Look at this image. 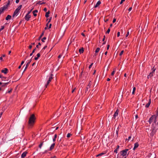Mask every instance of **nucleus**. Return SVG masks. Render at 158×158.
Wrapping results in <instances>:
<instances>
[{"instance_id": "1", "label": "nucleus", "mask_w": 158, "mask_h": 158, "mask_svg": "<svg viewBox=\"0 0 158 158\" xmlns=\"http://www.w3.org/2000/svg\"><path fill=\"white\" fill-rule=\"evenodd\" d=\"M35 119L36 118L34 114H32L30 116L28 122V126L29 128H31L33 126Z\"/></svg>"}, {"instance_id": "2", "label": "nucleus", "mask_w": 158, "mask_h": 158, "mask_svg": "<svg viewBox=\"0 0 158 158\" xmlns=\"http://www.w3.org/2000/svg\"><path fill=\"white\" fill-rule=\"evenodd\" d=\"M152 127H153L154 129H155L156 130H158V122L156 120H155L154 122L152 124Z\"/></svg>"}, {"instance_id": "3", "label": "nucleus", "mask_w": 158, "mask_h": 158, "mask_svg": "<svg viewBox=\"0 0 158 158\" xmlns=\"http://www.w3.org/2000/svg\"><path fill=\"white\" fill-rule=\"evenodd\" d=\"M156 117L157 116L155 115H153L152 117H151L149 120V123L151 124L153 120H154V121L155 120H156Z\"/></svg>"}, {"instance_id": "4", "label": "nucleus", "mask_w": 158, "mask_h": 158, "mask_svg": "<svg viewBox=\"0 0 158 158\" xmlns=\"http://www.w3.org/2000/svg\"><path fill=\"white\" fill-rule=\"evenodd\" d=\"M128 150V149H126L121 151L120 152L121 155L123 156L126 155Z\"/></svg>"}, {"instance_id": "5", "label": "nucleus", "mask_w": 158, "mask_h": 158, "mask_svg": "<svg viewBox=\"0 0 158 158\" xmlns=\"http://www.w3.org/2000/svg\"><path fill=\"white\" fill-rule=\"evenodd\" d=\"M157 130L155 129H153V127H152L151 129V133H150V135L152 137L155 134L156 131Z\"/></svg>"}, {"instance_id": "6", "label": "nucleus", "mask_w": 158, "mask_h": 158, "mask_svg": "<svg viewBox=\"0 0 158 158\" xmlns=\"http://www.w3.org/2000/svg\"><path fill=\"white\" fill-rule=\"evenodd\" d=\"M53 75L52 74H51V76L49 77L48 78V80L47 81V84L45 85V87L46 88H47L48 85L50 83V81H51V80L52 79V76Z\"/></svg>"}, {"instance_id": "7", "label": "nucleus", "mask_w": 158, "mask_h": 158, "mask_svg": "<svg viewBox=\"0 0 158 158\" xmlns=\"http://www.w3.org/2000/svg\"><path fill=\"white\" fill-rule=\"evenodd\" d=\"M6 9L5 6H3L0 8V15L4 12V11Z\"/></svg>"}, {"instance_id": "8", "label": "nucleus", "mask_w": 158, "mask_h": 158, "mask_svg": "<svg viewBox=\"0 0 158 158\" xmlns=\"http://www.w3.org/2000/svg\"><path fill=\"white\" fill-rule=\"evenodd\" d=\"M31 60H32V59H31L30 60L28 61V62L26 65V66L25 67V69L24 70L23 72H24L27 69L30 63L31 62Z\"/></svg>"}, {"instance_id": "9", "label": "nucleus", "mask_w": 158, "mask_h": 158, "mask_svg": "<svg viewBox=\"0 0 158 158\" xmlns=\"http://www.w3.org/2000/svg\"><path fill=\"white\" fill-rule=\"evenodd\" d=\"M119 111L118 110H117L115 112L114 114L113 117V118L115 119L116 117L118 115Z\"/></svg>"}, {"instance_id": "10", "label": "nucleus", "mask_w": 158, "mask_h": 158, "mask_svg": "<svg viewBox=\"0 0 158 158\" xmlns=\"http://www.w3.org/2000/svg\"><path fill=\"white\" fill-rule=\"evenodd\" d=\"M19 11L17 10H15V11L14 14L13 15V17H14L15 16H17V15L19 14Z\"/></svg>"}, {"instance_id": "11", "label": "nucleus", "mask_w": 158, "mask_h": 158, "mask_svg": "<svg viewBox=\"0 0 158 158\" xmlns=\"http://www.w3.org/2000/svg\"><path fill=\"white\" fill-rule=\"evenodd\" d=\"M31 17V16L30 15L28 14H27L25 16V20L27 21H28Z\"/></svg>"}, {"instance_id": "12", "label": "nucleus", "mask_w": 158, "mask_h": 158, "mask_svg": "<svg viewBox=\"0 0 158 158\" xmlns=\"http://www.w3.org/2000/svg\"><path fill=\"white\" fill-rule=\"evenodd\" d=\"M27 153V152H23L21 155V158H24L26 156Z\"/></svg>"}, {"instance_id": "13", "label": "nucleus", "mask_w": 158, "mask_h": 158, "mask_svg": "<svg viewBox=\"0 0 158 158\" xmlns=\"http://www.w3.org/2000/svg\"><path fill=\"white\" fill-rule=\"evenodd\" d=\"M151 99H150L149 100L148 103L146 105L145 107L147 108L151 104Z\"/></svg>"}, {"instance_id": "14", "label": "nucleus", "mask_w": 158, "mask_h": 158, "mask_svg": "<svg viewBox=\"0 0 158 158\" xmlns=\"http://www.w3.org/2000/svg\"><path fill=\"white\" fill-rule=\"evenodd\" d=\"M8 69L7 68H5L4 70H2L1 71L2 72L6 74L7 73Z\"/></svg>"}, {"instance_id": "15", "label": "nucleus", "mask_w": 158, "mask_h": 158, "mask_svg": "<svg viewBox=\"0 0 158 158\" xmlns=\"http://www.w3.org/2000/svg\"><path fill=\"white\" fill-rule=\"evenodd\" d=\"M139 146V144L137 142L135 144L134 147L133 148L134 150H135L136 148L138 147Z\"/></svg>"}, {"instance_id": "16", "label": "nucleus", "mask_w": 158, "mask_h": 158, "mask_svg": "<svg viewBox=\"0 0 158 158\" xmlns=\"http://www.w3.org/2000/svg\"><path fill=\"white\" fill-rule=\"evenodd\" d=\"M101 3V2L100 1H98V2L96 4V5L94 6V7L95 8H96L97 7H98L100 4Z\"/></svg>"}, {"instance_id": "17", "label": "nucleus", "mask_w": 158, "mask_h": 158, "mask_svg": "<svg viewBox=\"0 0 158 158\" xmlns=\"http://www.w3.org/2000/svg\"><path fill=\"white\" fill-rule=\"evenodd\" d=\"M55 145V143H53L52 144L50 147V150H51L52 149H53Z\"/></svg>"}, {"instance_id": "18", "label": "nucleus", "mask_w": 158, "mask_h": 158, "mask_svg": "<svg viewBox=\"0 0 158 158\" xmlns=\"http://www.w3.org/2000/svg\"><path fill=\"white\" fill-rule=\"evenodd\" d=\"M11 18V16L10 15H8L6 18V20H8L10 19Z\"/></svg>"}, {"instance_id": "19", "label": "nucleus", "mask_w": 158, "mask_h": 158, "mask_svg": "<svg viewBox=\"0 0 158 158\" xmlns=\"http://www.w3.org/2000/svg\"><path fill=\"white\" fill-rule=\"evenodd\" d=\"M9 83V82H7L6 83H2V87H4L6 86Z\"/></svg>"}, {"instance_id": "20", "label": "nucleus", "mask_w": 158, "mask_h": 158, "mask_svg": "<svg viewBox=\"0 0 158 158\" xmlns=\"http://www.w3.org/2000/svg\"><path fill=\"white\" fill-rule=\"evenodd\" d=\"M40 53H38L37 54V57H35L34 58V59L35 60H37L38 59L39 57L40 56Z\"/></svg>"}, {"instance_id": "21", "label": "nucleus", "mask_w": 158, "mask_h": 158, "mask_svg": "<svg viewBox=\"0 0 158 158\" xmlns=\"http://www.w3.org/2000/svg\"><path fill=\"white\" fill-rule=\"evenodd\" d=\"M84 51V48H81L79 49V52L80 53H83Z\"/></svg>"}, {"instance_id": "22", "label": "nucleus", "mask_w": 158, "mask_h": 158, "mask_svg": "<svg viewBox=\"0 0 158 158\" xmlns=\"http://www.w3.org/2000/svg\"><path fill=\"white\" fill-rule=\"evenodd\" d=\"M50 13V11L49 10H48V12H47L46 13V14H45V17H49V14Z\"/></svg>"}, {"instance_id": "23", "label": "nucleus", "mask_w": 158, "mask_h": 158, "mask_svg": "<svg viewBox=\"0 0 158 158\" xmlns=\"http://www.w3.org/2000/svg\"><path fill=\"white\" fill-rule=\"evenodd\" d=\"M119 145H117V148L114 150V152L116 153H117V151L118 149H119Z\"/></svg>"}, {"instance_id": "24", "label": "nucleus", "mask_w": 158, "mask_h": 158, "mask_svg": "<svg viewBox=\"0 0 158 158\" xmlns=\"http://www.w3.org/2000/svg\"><path fill=\"white\" fill-rule=\"evenodd\" d=\"M22 5H20L17 9H16V10H17L19 11V10H20V9L22 8Z\"/></svg>"}, {"instance_id": "25", "label": "nucleus", "mask_w": 158, "mask_h": 158, "mask_svg": "<svg viewBox=\"0 0 158 158\" xmlns=\"http://www.w3.org/2000/svg\"><path fill=\"white\" fill-rule=\"evenodd\" d=\"M22 5H20L17 9H16V10H17L19 11V10H20V9L22 8Z\"/></svg>"}, {"instance_id": "26", "label": "nucleus", "mask_w": 158, "mask_h": 158, "mask_svg": "<svg viewBox=\"0 0 158 158\" xmlns=\"http://www.w3.org/2000/svg\"><path fill=\"white\" fill-rule=\"evenodd\" d=\"M22 5H20L17 9H16V10H17L19 11V10H20V9L22 8Z\"/></svg>"}, {"instance_id": "27", "label": "nucleus", "mask_w": 158, "mask_h": 158, "mask_svg": "<svg viewBox=\"0 0 158 158\" xmlns=\"http://www.w3.org/2000/svg\"><path fill=\"white\" fill-rule=\"evenodd\" d=\"M22 5H20L17 9H16V10H17L19 11V10H20V9L22 8Z\"/></svg>"}, {"instance_id": "28", "label": "nucleus", "mask_w": 158, "mask_h": 158, "mask_svg": "<svg viewBox=\"0 0 158 158\" xmlns=\"http://www.w3.org/2000/svg\"><path fill=\"white\" fill-rule=\"evenodd\" d=\"M57 137V135L56 134H55L54 135V138L53 139V141L54 142L56 140V138Z\"/></svg>"}, {"instance_id": "29", "label": "nucleus", "mask_w": 158, "mask_h": 158, "mask_svg": "<svg viewBox=\"0 0 158 158\" xmlns=\"http://www.w3.org/2000/svg\"><path fill=\"white\" fill-rule=\"evenodd\" d=\"M44 31H43V32H42L41 35L40 36L38 40H40L41 38L42 37V36L44 35Z\"/></svg>"}, {"instance_id": "30", "label": "nucleus", "mask_w": 158, "mask_h": 158, "mask_svg": "<svg viewBox=\"0 0 158 158\" xmlns=\"http://www.w3.org/2000/svg\"><path fill=\"white\" fill-rule=\"evenodd\" d=\"M10 0H9L8 1V3L6 5V6L5 7H6V8L10 4Z\"/></svg>"}, {"instance_id": "31", "label": "nucleus", "mask_w": 158, "mask_h": 158, "mask_svg": "<svg viewBox=\"0 0 158 158\" xmlns=\"http://www.w3.org/2000/svg\"><path fill=\"white\" fill-rule=\"evenodd\" d=\"M135 90H136L135 87H134L133 88V91H132V94H135Z\"/></svg>"}, {"instance_id": "32", "label": "nucleus", "mask_w": 158, "mask_h": 158, "mask_svg": "<svg viewBox=\"0 0 158 158\" xmlns=\"http://www.w3.org/2000/svg\"><path fill=\"white\" fill-rule=\"evenodd\" d=\"M152 69L153 70L151 72V73L153 74V73H154L156 69L155 68H154V67Z\"/></svg>"}, {"instance_id": "33", "label": "nucleus", "mask_w": 158, "mask_h": 158, "mask_svg": "<svg viewBox=\"0 0 158 158\" xmlns=\"http://www.w3.org/2000/svg\"><path fill=\"white\" fill-rule=\"evenodd\" d=\"M100 49L99 48H97L96 49V51H95V53H97L98 52H99V51Z\"/></svg>"}, {"instance_id": "34", "label": "nucleus", "mask_w": 158, "mask_h": 158, "mask_svg": "<svg viewBox=\"0 0 158 158\" xmlns=\"http://www.w3.org/2000/svg\"><path fill=\"white\" fill-rule=\"evenodd\" d=\"M44 142H42L39 145V147L41 148Z\"/></svg>"}, {"instance_id": "35", "label": "nucleus", "mask_w": 158, "mask_h": 158, "mask_svg": "<svg viewBox=\"0 0 158 158\" xmlns=\"http://www.w3.org/2000/svg\"><path fill=\"white\" fill-rule=\"evenodd\" d=\"M115 70H116V69H114V70L112 72V73H111V75L112 76H113L114 75V74L115 72Z\"/></svg>"}, {"instance_id": "36", "label": "nucleus", "mask_w": 158, "mask_h": 158, "mask_svg": "<svg viewBox=\"0 0 158 158\" xmlns=\"http://www.w3.org/2000/svg\"><path fill=\"white\" fill-rule=\"evenodd\" d=\"M46 37H44L43 38H42V39H41V40L43 42H44V40H46Z\"/></svg>"}, {"instance_id": "37", "label": "nucleus", "mask_w": 158, "mask_h": 158, "mask_svg": "<svg viewBox=\"0 0 158 158\" xmlns=\"http://www.w3.org/2000/svg\"><path fill=\"white\" fill-rule=\"evenodd\" d=\"M104 154V153H100L97 156L98 157V156H102V155H103V154Z\"/></svg>"}, {"instance_id": "38", "label": "nucleus", "mask_w": 158, "mask_h": 158, "mask_svg": "<svg viewBox=\"0 0 158 158\" xmlns=\"http://www.w3.org/2000/svg\"><path fill=\"white\" fill-rule=\"evenodd\" d=\"M72 135V134H71L70 133H69L67 135V137L68 138H69V137L71 135Z\"/></svg>"}, {"instance_id": "39", "label": "nucleus", "mask_w": 158, "mask_h": 158, "mask_svg": "<svg viewBox=\"0 0 158 158\" xmlns=\"http://www.w3.org/2000/svg\"><path fill=\"white\" fill-rule=\"evenodd\" d=\"M4 28V26H2L1 27V28H0V32L2 31V30H3Z\"/></svg>"}, {"instance_id": "40", "label": "nucleus", "mask_w": 158, "mask_h": 158, "mask_svg": "<svg viewBox=\"0 0 158 158\" xmlns=\"http://www.w3.org/2000/svg\"><path fill=\"white\" fill-rule=\"evenodd\" d=\"M47 45L45 46L42 49V50L41 51V52L43 51L45 49L47 48Z\"/></svg>"}, {"instance_id": "41", "label": "nucleus", "mask_w": 158, "mask_h": 158, "mask_svg": "<svg viewBox=\"0 0 158 158\" xmlns=\"http://www.w3.org/2000/svg\"><path fill=\"white\" fill-rule=\"evenodd\" d=\"M153 76V74L152 73H150L149 76V77L150 78L152 77Z\"/></svg>"}, {"instance_id": "42", "label": "nucleus", "mask_w": 158, "mask_h": 158, "mask_svg": "<svg viewBox=\"0 0 158 158\" xmlns=\"http://www.w3.org/2000/svg\"><path fill=\"white\" fill-rule=\"evenodd\" d=\"M110 28H109L108 30H107V31H106V33H107V34H109L110 32Z\"/></svg>"}, {"instance_id": "43", "label": "nucleus", "mask_w": 158, "mask_h": 158, "mask_svg": "<svg viewBox=\"0 0 158 158\" xmlns=\"http://www.w3.org/2000/svg\"><path fill=\"white\" fill-rule=\"evenodd\" d=\"M123 52H124V51L123 50L121 51L120 53V54H119L120 56H122L123 55Z\"/></svg>"}, {"instance_id": "44", "label": "nucleus", "mask_w": 158, "mask_h": 158, "mask_svg": "<svg viewBox=\"0 0 158 158\" xmlns=\"http://www.w3.org/2000/svg\"><path fill=\"white\" fill-rule=\"evenodd\" d=\"M52 18L51 17L49 19V20L47 23L46 24V26H47L48 25V23L50 22L51 19Z\"/></svg>"}, {"instance_id": "45", "label": "nucleus", "mask_w": 158, "mask_h": 158, "mask_svg": "<svg viewBox=\"0 0 158 158\" xmlns=\"http://www.w3.org/2000/svg\"><path fill=\"white\" fill-rule=\"evenodd\" d=\"M38 12V10H35L33 11V13H36Z\"/></svg>"}, {"instance_id": "46", "label": "nucleus", "mask_w": 158, "mask_h": 158, "mask_svg": "<svg viewBox=\"0 0 158 158\" xmlns=\"http://www.w3.org/2000/svg\"><path fill=\"white\" fill-rule=\"evenodd\" d=\"M93 64V63H92L89 67V69H90L91 68V67H92V66Z\"/></svg>"}, {"instance_id": "47", "label": "nucleus", "mask_w": 158, "mask_h": 158, "mask_svg": "<svg viewBox=\"0 0 158 158\" xmlns=\"http://www.w3.org/2000/svg\"><path fill=\"white\" fill-rule=\"evenodd\" d=\"M116 19L115 18H114L113 19V23H114L116 22Z\"/></svg>"}, {"instance_id": "48", "label": "nucleus", "mask_w": 158, "mask_h": 158, "mask_svg": "<svg viewBox=\"0 0 158 158\" xmlns=\"http://www.w3.org/2000/svg\"><path fill=\"white\" fill-rule=\"evenodd\" d=\"M120 33L119 32H118L117 34V36L118 37H119L120 35Z\"/></svg>"}, {"instance_id": "49", "label": "nucleus", "mask_w": 158, "mask_h": 158, "mask_svg": "<svg viewBox=\"0 0 158 158\" xmlns=\"http://www.w3.org/2000/svg\"><path fill=\"white\" fill-rule=\"evenodd\" d=\"M36 48H35L34 50H33L32 52V53H34L35 51L36 50Z\"/></svg>"}, {"instance_id": "50", "label": "nucleus", "mask_w": 158, "mask_h": 158, "mask_svg": "<svg viewBox=\"0 0 158 158\" xmlns=\"http://www.w3.org/2000/svg\"><path fill=\"white\" fill-rule=\"evenodd\" d=\"M33 9H32L30 11H29L27 13V14H29L31 12V11Z\"/></svg>"}, {"instance_id": "51", "label": "nucleus", "mask_w": 158, "mask_h": 158, "mask_svg": "<svg viewBox=\"0 0 158 158\" xmlns=\"http://www.w3.org/2000/svg\"><path fill=\"white\" fill-rule=\"evenodd\" d=\"M125 1V0H121V2H120V4H122Z\"/></svg>"}, {"instance_id": "52", "label": "nucleus", "mask_w": 158, "mask_h": 158, "mask_svg": "<svg viewBox=\"0 0 158 158\" xmlns=\"http://www.w3.org/2000/svg\"><path fill=\"white\" fill-rule=\"evenodd\" d=\"M129 35V31H128L127 32V33L126 35V37H127Z\"/></svg>"}, {"instance_id": "53", "label": "nucleus", "mask_w": 158, "mask_h": 158, "mask_svg": "<svg viewBox=\"0 0 158 158\" xmlns=\"http://www.w3.org/2000/svg\"><path fill=\"white\" fill-rule=\"evenodd\" d=\"M91 85V84L89 83L87 87H88V88H90Z\"/></svg>"}, {"instance_id": "54", "label": "nucleus", "mask_w": 158, "mask_h": 158, "mask_svg": "<svg viewBox=\"0 0 158 158\" xmlns=\"http://www.w3.org/2000/svg\"><path fill=\"white\" fill-rule=\"evenodd\" d=\"M105 36L104 35V36H103V38L102 39V41H104L105 40Z\"/></svg>"}, {"instance_id": "55", "label": "nucleus", "mask_w": 158, "mask_h": 158, "mask_svg": "<svg viewBox=\"0 0 158 158\" xmlns=\"http://www.w3.org/2000/svg\"><path fill=\"white\" fill-rule=\"evenodd\" d=\"M51 26H52V24H49V26L48 27V29L50 28H51Z\"/></svg>"}, {"instance_id": "56", "label": "nucleus", "mask_w": 158, "mask_h": 158, "mask_svg": "<svg viewBox=\"0 0 158 158\" xmlns=\"http://www.w3.org/2000/svg\"><path fill=\"white\" fill-rule=\"evenodd\" d=\"M109 47H110V45H108L107 46V50L109 49Z\"/></svg>"}, {"instance_id": "57", "label": "nucleus", "mask_w": 158, "mask_h": 158, "mask_svg": "<svg viewBox=\"0 0 158 158\" xmlns=\"http://www.w3.org/2000/svg\"><path fill=\"white\" fill-rule=\"evenodd\" d=\"M132 10V7H131L130 8H129V9H128V10L129 11H131Z\"/></svg>"}, {"instance_id": "58", "label": "nucleus", "mask_w": 158, "mask_h": 158, "mask_svg": "<svg viewBox=\"0 0 158 158\" xmlns=\"http://www.w3.org/2000/svg\"><path fill=\"white\" fill-rule=\"evenodd\" d=\"M24 61H23L21 62V64H20V65H22L23 64V63H24Z\"/></svg>"}, {"instance_id": "59", "label": "nucleus", "mask_w": 158, "mask_h": 158, "mask_svg": "<svg viewBox=\"0 0 158 158\" xmlns=\"http://www.w3.org/2000/svg\"><path fill=\"white\" fill-rule=\"evenodd\" d=\"M12 90V89H11L10 90L8 91L7 93H10L11 92Z\"/></svg>"}, {"instance_id": "60", "label": "nucleus", "mask_w": 158, "mask_h": 158, "mask_svg": "<svg viewBox=\"0 0 158 158\" xmlns=\"http://www.w3.org/2000/svg\"><path fill=\"white\" fill-rule=\"evenodd\" d=\"M44 10L45 11V12H46L47 11V9L46 8H44Z\"/></svg>"}, {"instance_id": "61", "label": "nucleus", "mask_w": 158, "mask_h": 158, "mask_svg": "<svg viewBox=\"0 0 158 158\" xmlns=\"http://www.w3.org/2000/svg\"><path fill=\"white\" fill-rule=\"evenodd\" d=\"M19 2V0H16L15 1V2L16 3H18Z\"/></svg>"}, {"instance_id": "62", "label": "nucleus", "mask_w": 158, "mask_h": 158, "mask_svg": "<svg viewBox=\"0 0 158 158\" xmlns=\"http://www.w3.org/2000/svg\"><path fill=\"white\" fill-rule=\"evenodd\" d=\"M33 15L34 16H37V14L35 13H33Z\"/></svg>"}, {"instance_id": "63", "label": "nucleus", "mask_w": 158, "mask_h": 158, "mask_svg": "<svg viewBox=\"0 0 158 158\" xmlns=\"http://www.w3.org/2000/svg\"><path fill=\"white\" fill-rule=\"evenodd\" d=\"M108 19H104V21L105 22H107L108 21Z\"/></svg>"}, {"instance_id": "64", "label": "nucleus", "mask_w": 158, "mask_h": 158, "mask_svg": "<svg viewBox=\"0 0 158 158\" xmlns=\"http://www.w3.org/2000/svg\"><path fill=\"white\" fill-rule=\"evenodd\" d=\"M32 47V46L31 45H29V48L30 49Z\"/></svg>"}]
</instances>
